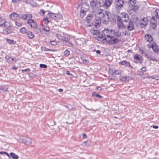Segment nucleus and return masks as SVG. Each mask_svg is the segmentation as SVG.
I'll return each mask as SVG.
<instances>
[{
    "label": "nucleus",
    "instance_id": "nucleus-1",
    "mask_svg": "<svg viewBox=\"0 0 159 159\" xmlns=\"http://www.w3.org/2000/svg\"><path fill=\"white\" fill-rule=\"evenodd\" d=\"M90 6L92 9V12L95 15H98V12L103 10L102 9H100V8L102 6L100 2H99L97 0H92L90 2Z\"/></svg>",
    "mask_w": 159,
    "mask_h": 159
},
{
    "label": "nucleus",
    "instance_id": "nucleus-2",
    "mask_svg": "<svg viewBox=\"0 0 159 159\" xmlns=\"http://www.w3.org/2000/svg\"><path fill=\"white\" fill-rule=\"evenodd\" d=\"M103 10H101L100 12H98V15H100L101 20L102 23L104 24H107L109 21L111 16L110 12L108 11L103 12Z\"/></svg>",
    "mask_w": 159,
    "mask_h": 159
},
{
    "label": "nucleus",
    "instance_id": "nucleus-3",
    "mask_svg": "<svg viewBox=\"0 0 159 159\" xmlns=\"http://www.w3.org/2000/svg\"><path fill=\"white\" fill-rule=\"evenodd\" d=\"M112 33L114 34V35L115 36H116L117 37H120L121 36V33L120 32H116L114 30H108V29H105L103 31V33L105 36V38H103V40H106V41H107L106 36H107V38H109V37H110V35L109 34L110 33Z\"/></svg>",
    "mask_w": 159,
    "mask_h": 159
},
{
    "label": "nucleus",
    "instance_id": "nucleus-4",
    "mask_svg": "<svg viewBox=\"0 0 159 159\" xmlns=\"http://www.w3.org/2000/svg\"><path fill=\"white\" fill-rule=\"evenodd\" d=\"M4 26L5 27V28L3 30L2 33L3 34L7 35L14 32L13 28L9 22H6V24L4 25Z\"/></svg>",
    "mask_w": 159,
    "mask_h": 159
},
{
    "label": "nucleus",
    "instance_id": "nucleus-5",
    "mask_svg": "<svg viewBox=\"0 0 159 159\" xmlns=\"http://www.w3.org/2000/svg\"><path fill=\"white\" fill-rule=\"evenodd\" d=\"M110 40H108V43L111 44H114L118 43L120 40L119 39L116 38L113 36H110Z\"/></svg>",
    "mask_w": 159,
    "mask_h": 159
},
{
    "label": "nucleus",
    "instance_id": "nucleus-6",
    "mask_svg": "<svg viewBox=\"0 0 159 159\" xmlns=\"http://www.w3.org/2000/svg\"><path fill=\"white\" fill-rule=\"evenodd\" d=\"M134 62L136 63H142L143 59L141 56H140L138 54H136L134 56Z\"/></svg>",
    "mask_w": 159,
    "mask_h": 159
},
{
    "label": "nucleus",
    "instance_id": "nucleus-7",
    "mask_svg": "<svg viewBox=\"0 0 159 159\" xmlns=\"http://www.w3.org/2000/svg\"><path fill=\"white\" fill-rule=\"evenodd\" d=\"M155 17H152L150 20V27L151 28L154 29L156 28L157 23V20L154 19Z\"/></svg>",
    "mask_w": 159,
    "mask_h": 159
},
{
    "label": "nucleus",
    "instance_id": "nucleus-8",
    "mask_svg": "<svg viewBox=\"0 0 159 159\" xmlns=\"http://www.w3.org/2000/svg\"><path fill=\"white\" fill-rule=\"evenodd\" d=\"M125 25L128 30L131 31L134 29V22L131 20H129L128 23Z\"/></svg>",
    "mask_w": 159,
    "mask_h": 159
},
{
    "label": "nucleus",
    "instance_id": "nucleus-9",
    "mask_svg": "<svg viewBox=\"0 0 159 159\" xmlns=\"http://www.w3.org/2000/svg\"><path fill=\"white\" fill-rule=\"evenodd\" d=\"M20 16V18L24 20H27V21L32 18V15L30 14H23L21 15Z\"/></svg>",
    "mask_w": 159,
    "mask_h": 159
},
{
    "label": "nucleus",
    "instance_id": "nucleus-10",
    "mask_svg": "<svg viewBox=\"0 0 159 159\" xmlns=\"http://www.w3.org/2000/svg\"><path fill=\"white\" fill-rule=\"evenodd\" d=\"M27 23L29 24L30 27L34 29H35L37 28V24L33 20L31 19L27 21Z\"/></svg>",
    "mask_w": 159,
    "mask_h": 159
},
{
    "label": "nucleus",
    "instance_id": "nucleus-11",
    "mask_svg": "<svg viewBox=\"0 0 159 159\" xmlns=\"http://www.w3.org/2000/svg\"><path fill=\"white\" fill-rule=\"evenodd\" d=\"M145 39L147 42L149 43H154L153 38L149 34H146L145 36Z\"/></svg>",
    "mask_w": 159,
    "mask_h": 159
},
{
    "label": "nucleus",
    "instance_id": "nucleus-12",
    "mask_svg": "<svg viewBox=\"0 0 159 159\" xmlns=\"http://www.w3.org/2000/svg\"><path fill=\"white\" fill-rule=\"evenodd\" d=\"M9 17L14 20H19L20 18V16L16 12H13L9 15Z\"/></svg>",
    "mask_w": 159,
    "mask_h": 159
},
{
    "label": "nucleus",
    "instance_id": "nucleus-13",
    "mask_svg": "<svg viewBox=\"0 0 159 159\" xmlns=\"http://www.w3.org/2000/svg\"><path fill=\"white\" fill-rule=\"evenodd\" d=\"M22 142L23 143L27 145H30L32 143L31 139L28 138L22 139Z\"/></svg>",
    "mask_w": 159,
    "mask_h": 159
},
{
    "label": "nucleus",
    "instance_id": "nucleus-14",
    "mask_svg": "<svg viewBox=\"0 0 159 159\" xmlns=\"http://www.w3.org/2000/svg\"><path fill=\"white\" fill-rule=\"evenodd\" d=\"M148 46L149 48H151L155 52H158V47L157 45H156L155 44H154L153 43H151V45H148Z\"/></svg>",
    "mask_w": 159,
    "mask_h": 159
},
{
    "label": "nucleus",
    "instance_id": "nucleus-15",
    "mask_svg": "<svg viewBox=\"0 0 159 159\" xmlns=\"http://www.w3.org/2000/svg\"><path fill=\"white\" fill-rule=\"evenodd\" d=\"M117 25L119 29L123 30L126 28L125 25L122 21L117 22Z\"/></svg>",
    "mask_w": 159,
    "mask_h": 159
},
{
    "label": "nucleus",
    "instance_id": "nucleus-16",
    "mask_svg": "<svg viewBox=\"0 0 159 159\" xmlns=\"http://www.w3.org/2000/svg\"><path fill=\"white\" fill-rule=\"evenodd\" d=\"M155 17L154 19H156L157 20H159V9H156L155 12H154V15L152 16V17Z\"/></svg>",
    "mask_w": 159,
    "mask_h": 159
},
{
    "label": "nucleus",
    "instance_id": "nucleus-17",
    "mask_svg": "<svg viewBox=\"0 0 159 159\" xmlns=\"http://www.w3.org/2000/svg\"><path fill=\"white\" fill-rule=\"evenodd\" d=\"M101 18L99 17H96L95 18L94 21L95 22L94 25L97 27L98 26H99L100 25L101 23V20H100Z\"/></svg>",
    "mask_w": 159,
    "mask_h": 159
},
{
    "label": "nucleus",
    "instance_id": "nucleus-18",
    "mask_svg": "<svg viewBox=\"0 0 159 159\" xmlns=\"http://www.w3.org/2000/svg\"><path fill=\"white\" fill-rule=\"evenodd\" d=\"M119 64L124 65L129 67H131L130 63L126 60H124L120 61L119 62Z\"/></svg>",
    "mask_w": 159,
    "mask_h": 159
},
{
    "label": "nucleus",
    "instance_id": "nucleus-19",
    "mask_svg": "<svg viewBox=\"0 0 159 159\" xmlns=\"http://www.w3.org/2000/svg\"><path fill=\"white\" fill-rule=\"evenodd\" d=\"M48 15L50 17L54 20L57 19L58 16V14L56 13H53L51 12H49L48 13Z\"/></svg>",
    "mask_w": 159,
    "mask_h": 159
},
{
    "label": "nucleus",
    "instance_id": "nucleus-20",
    "mask_svg": "<svg viewBox=\"0 0 159 159\" xmlns=\"http://www.w3.org/2000/svg\"><path fill=\"white\" fill-rule=\"evenodd\" d=\"M89 8V6L87 2H84L82 5L81 9H84L86 11H88Z\"/></svg>",
    "mask_w": 159,
    "mask_h": 159
},
{
    "label": "nucleus",
    "instance_id": "nucleus-21",
    "mask_svg": "<svg viewBox=\"0 0 159 159\" xmlns=\"http://www.w3.org/2000/svg\"><path fill=\"white\" fill-rule=\"evenodd\" d=\"M112 0H106L104 3L107 7H109L111 4L112 2Z\"/></svg>",
    "mask_w": 159,
    "mask_h": 159
},
{
    "label": "nucleus",
    "instance_id": "nucleus-22",
    "mask_svg": "<svg viewBox=\"0 0 159 159\" xmlns=\"http://www.w3.org/2000/svg\"><path fill=\"white\" fill-rule=\"evenodd\" d=\"M5 58L8 63H11L13 61H14V58H12L8 55L6 56Z\"/></svg>",
    "mask_w": 159,
    "mask_h": 159
},
{
    "label": "nucleus",
    "instance_id": "nucleus-23",
    "mask_svg": "<svg viewBox=\"0 0 159 159\" xmlns=\"http://www.w3.org/2000/svg\"><path fill=\"white\" fill-rule=\"evenodd\" d=\"M120 80L123 82L125 81L126 80H129V77H127V76L125 75L124 76H120Z\"/></svg>",
    "mask_w": 159,
    "mask_h": 159
},
{
    "label": "nucleus",
    "instance_id": "nucleus-24",
    "mask_svg": "<svg viewBox=\"0 0 159 159\" xmlns=\"http://www.w3.org/2000/svg\"><path fill=\"white\" fill-rule=\"evenodd\" d=\"M6 20L4 19H2V18L0 17V26L3 27L4 25H5V23L6 24Z\"/></svg>",
    "mask_w": 159,
    "mask_h": 159
},
{
    "label": "nucleus",
    "instance_id": "nucleus-25",
    "mask_svg": "<svg viewBox=\"0 0 159 159\" xmlns=\"http://www.w3.org/2000/svg\"><path fill=\"white\" fill-rule=\"evenodd\" d=\"M116 5H119L123 7L124 2L122 0H115Z\"/></svg>",
    "mask_w": 159,
    "mask_h": 159
},
{
    "label": "nucleus",
    "instance_id": "nucleus-26",
    "mask_svg": "<svg viewBox=\"0 0 159 159\" xmlns=\"http://www.w3.org/2000/svg\"><path fill=\"white\" fill-rule=\"evenodd\" d=\"M93 19V17L92 15L89 14L88 15V16H87L86 18V20L87 22L88 23H89V22H90L91 20H92Z\"/></svg>",
    "mask_w": 159,
    "mask_h": 159
},
{
    "label": "nucleus",
    "instance_id": "nucleus-27",
    "mask_svg": "<svg viewBox=\"0 0 159 159\" xmlns=\"http://www.w3.org/2000/svg\"><path fill=\"white\" fill-rule=\"evenodd\" d=\"M9 155V157H11L14 159H18L19 158V157L17 155L12 152H11Z\"/></svg>",
    "mask_w": 159,
    "mask_h": 159
},
{
    "label": "nucleus",
    "instance_id": "nucleus-28",
    "mask_svg": "<svg viewBox=\"0 0 159 159\" xmlns=\"http://www.w3.org/2000/svg\"><path fill=\"white\" fill-rule=\"evenodd\" d=\"M81 9L80 12V16L81 18L84 17V16L85 15L86 11L85 10H83Z\"/></svg>",
    "mask_w": 159,
    "mask_h": 159
},
{
    "label": "nucleus",
    "instance_id": "nucleus-29",
    "mask_svg": "<svg viewBox=\"0 0 159 159\" xmlns=\"http://www.w3.org/2000/svg\"><path fill=\"white\" fill-rule=\"evenodd\" d=\"M27 35L28 38L30 39H32L34 37V34L32 32L29 31L27 33Z\"/></svg>",
    "mask_w": 159,
    "mask_h": 159
},
{
    "label": "nucleus",
    "instance_id": "nucleus-30",
    "mask_svg": "<svg viewBox=\"0 0 159 159\" xmlns=\"http://www.w3.org/2000/svg\"><path fill=\"white\" fill-rule=\"evenodd\" d=\"M91 33L93 35H97L100 34V31L98 30H95L94 29H93L92 30Z\"/></svg>",
    "mask_w": 159,
    "mask_h": 159
},
{
    "label": "nucleus",
    "instance_id": "nucleus-31",
    "mask_svg": "<svg viewBox=\"0 0 159 159\" xmlns=\"http://www.w3.org/2000/svg\"><path fill=\"white\" fill-rule=\"evenodd\" d=\"M42 30H44L47 32V35H48L49 34L50 29L48 26H46L44 27H43Z\"/></svg>",
    "mask_w": 159,
    "mask_h": 159
},
{
    "label": "nucleus",
    "instance_id": "nucleus-32",
    "mask_svg": "<svg viewBox=\"0 0 159 159\" xmlns=\"http://www.w3.org/2000/svg\"><path fill=\"white\" fill-rule=\"evenodd\" d=\"M56 35L58 38L60 40L64 41L65 40V38L63 37L59 34H56Z\"/></svg>",
    "mask_w": 159,
    "mask_h": 159
},
{
    "label": "nucleus",
    "instance_id": "nucleus-33",
    "mask_svg": "<svg viewBox=\"0 0 159 159\" xmlns=\"http://www.w3.org/2000/svg\"><path fill=\"white\" fill-rule=\"evenodd\" d=\"M140 21H143L144 22V24H142L143 25H147V22L148 21V20L147 18H144L141 20Z\"/></svg>",
    "mask_w": 159,
    "mask_h": 159
},
{
    "label": "nucleus",
    "instance_id": "nucleus-34",
    "mask_svg": "<svg viewBox=\"0 0 159 159\" xmlns=\"http://www.w3.org/2000/svg\"><path fill=\"white\" fill-rule=\"evenodd\" d=\"M121 17L122 18H128V19H129L128 15L125 12L121 13Z\"/></svg>",
    "mask_w": 159,
    "mask_h": 159
},
{
    "label": "nucleus",
    "instance_id": "nucleus-35",
    "mask_svg": "<svg viewBox=\"0 0 159 159\" xmlns=\"http://www.w3.org/2000/svg\"><path fill=\"white\" fill-rule=\"evenodd\" d=\"M147 57L148 59H150L151 61H157V60L156 58L154 57H152L151 55H148L147 56Z\"/></svg>",
    "mask_w": 159,
    "mask_h": 159
},
{
    "label": "nucleus",
    "instance_id": "nucleus-36",
    "mask_svg": "<svg viewBox=\"0 0 159 159\" xmlns=\"http://www.w3.org/2000/svg\"><path fill=\"white\" fill-rule=\"evenodd\" d=\"M7 42L10 44H14L16 43V42L13 40L7 39Z\"/></svg>",
    "mask_w": 159,
    "mask_h": 159
},
{
    "label": "nucleus",
    "instance_id": "nucleus-37",
    "mask_svg": "<svg viewBox=\"0 0 159 159\" xmlns=\"http://www.w3.org/2000/svg\"><path fill=\"white\" fill-rule=\"evenodd\" d=\"M120 74V72L119 70H115L114 71L112 70V75H118Z\"/></svg>",
    "mask_w": 159,
    "mask_h": 159
},
{
    "label": "nucleus",
    "instance_id": "nucleus-38",
    "mask_svg": "<svg viewBox=\"0 0 159 159\" xmlns=\"http://www.w3.org/2000/svg\"><path fill=\"white\" fill-rule=\"evenodd\" d=\"M70 54V52L68 50H66L64 52V55L66 57H68Z\"/></svg>",
    "mask_w": 159,
    "mask_h": 159
},
{
    "label": "nucleus",
    "instance_id": "nucleus-39",
    "mask_svg": "<svg viewBox=\"0 0 159 159\" xmlns=\"http://www.w3.org/2000/svg\"><path fill=\"white\" fill-rule=\"evenodd\" d=\"M20 31L22 34H25L27 33V30L25 27H22L20 30Z\"/></svg>",
    "mask_w": 159,
    "mask_h": 159
},
{
    "label": "nucleus",
    "instance_id": "nucleus-40",
    "mask_svg": "<svg viewBox=\"0 0 159 159\" xmlns=\"http://www.w3.org/2000/svg\"><path fill=\"white\" fill-rule=\"evenodd\" d=\"M122 7L118 5L116 6V8L118 13H119L120 12V10Z\"/></svg>",
    "mask_w": 159,
    "mask_h": 159
},
{
    "label": "nucleus",
    "instance_id": "nucleus-41",
    "mask_svg": "<svg viewBox=\"0 0 159 159\" xmlns=\"http://www.w3.org/2000/svg\"><path fill=\"white\" fill-rule=\"evenodd\" d=\"M43 50L44 51H53V50L50 49L49 48H48L46 47H44L43 48Z\"/></svg>",
    "mask_w": 159,
    "mask_h": 159
},
{
    "label": "nucleus",
    "instance_id": "nucleus-42",
    "mask_svg": "<svg viewBox=\"0 0 159 159\" xmlns=\"http://www.w3.org/2000/svg\"><path fill=\"white\" fill-rule=\"evenodd\" d=\"M138 9V8L137 6H134L133 7V8L131 9V10L134 11V12H135L137 11Z\"/></svg>",
    "mask_w": 159,
    "mask_h": 159
},
{
    "label": "nucleus",
    "instance_id": "nucleus-43",
    "mask_svg": "<svg viewBox=\"0 0 159 159\" xmlns=\"http://www.w3.org/2000/svg\"><path fill=\"white\" fill-rule=\"evenodd\" d=\"M0 154H2V155H3V154H5L6 155H7L8 157H10V156H9V154L7 152H6L4 151L0 152Z\"/></svg>",
    "mask_w": 159,
    "mask_h": 159
},
{
    "label": "nucleus",
    "instance_id": "nucleus-44",
    "mask_svg": "<svg viewBox=\"0 0 159 159\" xmlns=\"http://www.w3.org/2000/svg\"><path fill=\"white\" fill-rule=\"evenodd\" d=\"M39 66L41 68H46L47 67V66L44 64H40Z\"/></svg>",
    "mask_w": 159,
    "mask_h": 159
},
{
    "label": "nucleus",
    "instance_id": "nucleus-45",
    "mask_svg": "<svg viewBox=\"0 0 159 159\" xmlns=\"http://www.w3.org/2000/svg\"><path fill=\"white\" fill-rule=\"evenodd\" d=\"M93 95L94 96L98 97L99 98H102V97L100 95H99L98 94H96L95 93H93Z\"/></svg>",
    "mask_w": 159,
    "mask_h": 159
},
{
    "label": "nucleus",
    "instance_id": "nucleus-46",
    "mask_svg": "<svg viewBox=\"0 0 159 159\" xmlns=\"http://www.w3.org/2000/svg\"><path fill=\"white\" fill-rule=\"evenodd\" d=\"M51 44L52 45H55L57 44V43L54 41H50Z\"/></svg>",
    "mask_w": 159,
    "mask_h": 159
},
{
    "label": "nucleus",
    "instance_id": "nucleus-47",
    "mask_svg": "<svg viewBox=\"0 0 159 159\" xmlns=\"http://www.w3.org/2000/svg\"><path fill=\"white\" fill-rule=\"evenodd\" d=\"M45 11L42 9H41L39 12L40 14L42 16H44L45 14Z\"/></svg>",
    "mask_w": 159,
    "mask_h": 159
},
{
    "label": "nucleus",
    "instance_id": "nucleus-48",
    "mask_svg": "<svg viewBox=\"0 0 159 159\" xmlns=\"http://www.w3.org/2000/svg\"><path fill=\"white\" fill-rule=\"evenodd\" d=\"M116 18L117 20V22L122 21L121 17L119 16H117Z\"/></svg>",
    "mask_w": 159,
    "mask_h": 159
},
{
    "label": "nucleus",
    "instance_id": "nucleus-49",
    "mask_svg": "<svg viewBox=\"0 0 159 159\" xmlns=\"http://www.w3.org/2000/svg\"><path fill=\"white\" fill-rule=\"evenodd\" d=\"M16 25L19 27L20 26L22 25V23L17 21H15Z\"/></svg>",
    "mask_w": 159,
    "mask_h": 159
},
{
    "label": "nucleus",
    "instance_id": "nucleus-50",
    "mask_svg": "<svg viewBox=\"0 0 159 159\" xmlns=\"http://www.w3.org/2000/svg\"><path fill=\"white\" fill-rule=\"evenodd\" d=\"M142 24H144V22L143 21H140L139 23V25L142 28L144 27L146 25H143Z\"/></svg>",
    "mask_w": 159,
    "mask_h": 159
},
{
    "label": "nucleus",
    "instance_id": "nucleus-51",
    "mask_svg": "<svg viewBox=\"0 0 159 159\" xmlns=\"http://www.w3.org/2000/svg\"><path fill=\"white\" fill-rule=\"evenodd\" d=\"M21 71L22 72L25 71L27 72H28L30 71V69L29 68H27L24 70H22Z\"/></svg>",
    "mask_w": 159,
    "mask_h": 159
},
{
    "label": "nucleus",
    "instance_id": "nucleus-52",
    "mask_svg": "<svg viewBox=\"0 0 159 159\" xmlns=\"http://www.w3.org/2000/svg\"><path fill=\"white\" fill-rule=\"evenodd\" d=\"M141 70L142 71H144V72L146 71V67H143V68H142L141 69Z\"/></svg>",
    "mask_w": 159,
    "mask_h": 159
},
{
    "label": "nucleus",
    "instance_id": "nucleus-53",
    "mask_svg": "<svg viewBox=\"0 0 159 159\" xmlns=\"http://www.w3.org/2000/svg\"><path fill=\"white\" fill-rule=\"evenodd\" d=\"M21 0H12V1L13 3L21 1Z\"/></svg>",
    "mask_w": 159,
    "mask_h": 159
},
{
    "label": "nucleus",
    "instance_id": "nucleus-54",
    "mask_svg": "<svg viewBox=\"0 0 159 159\" xmlns=\"http://www.w3.org/2000/svg\"><path fill=\"white\" fill-rule=\"evenodd\" d=\"M82 135H83V139L86 138H87V136L84 133H83L82 134Z\"/></svg>",
    "mask_w": 159,
    "mask_h": 159
},
{
    "label": "nucleus",
    "instance_id": "nucleus-55",
    "mask_svg": "<svg viewBox=\"0 0 159 159\" xmlns=\"http://www.w3.org/2000/svg\"><path fill=\"white\" fill-rule=\"evenodd\" d=\"M152 127L154 129H157L158 128V126L157 125H152Z\"/></svg>",
    "mask_w": 159,
    "mask_h": 159
},
{
    "label": "nucleus",
    "instance_id": "nucleus-56",
    "mask_svg": "<svg viewBox=\"0 0 159 159\" xmlns=\"http://www.w3.org/2000/svg\"><path fill=\"white\" fill-rule=\"evenodd\" d=\"M66 74L69 75H72V74L70 73V71H67L66 72Z\"/></svg>",
    "mask_w": 159,
    "mask_h": 159
},
{
    "label": "nucleus",
    "instance_id": "nucleus-57",
    "mask_svg": "<svg viewBox=\"0 0 159 159\" xmlns=\"http://www.w3.org/2000/svg\"><path fill=\"white\" fill-rule=\"evenodd\" d=\"M66 39V40L67 41H69L68 40H69L70 39V36H67L66 38L65 39Z\"/></svg>",
    "mask_w": 159,
    "mask_h": 159
},
{
    "label": "nucleus",
    "instance_id": "nucleus-58",
    "mask_svg": "<svg viewBox=\"0 0 159 159\" xmlns=\"http://www.w3.org/2000/svg\"><path fill=\"white\" fill-rule=\"evenodd\" d=\"M66 42H68L72 46H73V44H72L71 42L69 41H67L66 40Z\"/></svg>",
    "mask_w": 159,
    "mask_h": 159
},
{
    "label": "nucleus",
    "instance_id": "nucleus-59",
    "mask_svg": "<svg viewBox=\"0 0 159 159\" xmlns=\"http://www.w3.org/2000/svg\"><path fill=\"white\" fill-rule=\"evenodd\" d=\"M129 20H128V19L127 20H123L122 21H124V22H127L128 23V21Z\"/></svg>",
    "mask_w": 159,
    "mask_h": 159
},
{
    "label": "nucleus",
    "instance_id": "nucleus-60",
    "mask_svg": "<svg viewBox=\"0 0 159 159\" xmlns=\"http://www.w3.org/2000/svg\"><path fill=\"white\" fill-rule=\"evenodd\" d=\"M103 36H104L103 35H100L98 36V38H103Z\"/></svg>",
    "mask_w": 159,
    "mask_h": 159
},
{
    "label": "nucleus",
    "instance_id": "nucleus-61",
    "mask_svg": "<svg viewBox=\"0 0 159 159\" xmlns=\"http://www.w3.org/2000/svg\"><path fill=\"white\" fill-rule=\"evenodd\" d=\"M43 20L44 21H47V23H48L49 21L48 20V19L47 18H44L43 19Z\"/></svg>",
    "mask_w": 159,
    "mask_h": 159
},
{
    "label": "nucleus",
    "instance_id": "nucleus-62",
    "mask_svg": "<svg viewBox=\"0 0 159 159\" xmlns=\"http://www.w3.org/2000/svg\"><path fill=\"white\" fill-rule=\"evenodd\" d=\"M96 52L97 54H100L101 52L99 50H96Z\"/></svg>",
    "mask_w": 159,
    "mask_h": 159
},
{
    "label": "nucleus",
    "instance_id": "nucleus-63",
    "mask_svg": "<svg viewBox=\"0 0 159 159\" xmlns=\"http://www.w3.org/2000/svg\"><path fill=\"white\" fill-rule=\"evenodd\" d=\"M96 89H98V90H101V88L100 87H96Z\"/></svg>",
    "mask_w": 159,
    "mask_h": 159
},
{
    "label": "nucleus",
    "instance_id": "nucleus-64",
    "mask_svg": "<svg viewBox=\"0 0 159 159\" xmlns=\"http://www.w3.org/2000/svg\"><path fill=\"white\" fill-rule=\"evenodd\" d=\"M58 91L59 92H61L63 91V90L61 89H58Z\"/></svg>",
    "mask_w": 159,
    "mask_h": 159
}]
</instances>
